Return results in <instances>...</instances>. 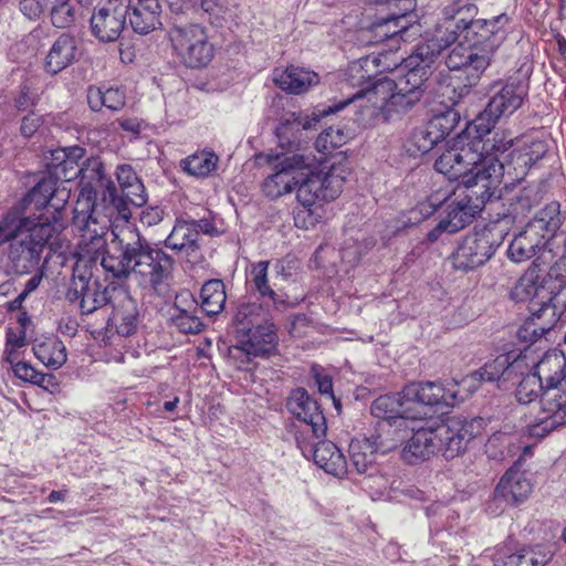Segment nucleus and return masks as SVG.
Listing matches in <instances>:
<instances>
[{"instance_id": "obj_60", "label": "nucleus", "mask_w": 566, "mask_h": 566, "mask_svg": "<svg viewBox=\"0 0 566 566\" xmlns=\"http://www.w3.org/2000/svg\"><path fill=\"white\" fill-rule=\"evenodd\" d=\"M446 199L447 198L438 199V198L431 197V198H429L428 201L420 202L417 206V208L415 210H412V213L419 212L423 217H429L441 206L442 201Z\"/></svg>"}, {"instance_id": "obj_27", "label": "nucleus", "mask_w": 566, "mask_h": 566, "mask_svg": "<svg viewBox=\"0 0 566 566\" xmlns=\"http://www.w3.org/2000/svg\"><path fill=\"white\" fill-rule=\"evenodd\" d=\"M523 360L520 358L511 360L510 354H501L493 360L486 363L480 370L472 373L461 380L463 389L475 390L481 381H495L502 376L516 371L521 368Z\"/></svg>"}, {"instance_id": "obj_11", "label": "nucleus", "mask_w": 566, "mask_h": 566, "mask_svg": "<svg viewBox=\"0 0 566 566\" xmlns=\"http://www.w3.org/2000/svg\"><path fill=\"white\" fill-rule=\"evenodd\" d=\"M57 222L28 218V226L8 244L6 259L9 272L18 275L31 273L39 265L45 245L59 233Z\"/></svg>"}, {"instance_id": "obj_28", "label": "nucleus", "mask_w": 566, "mask_h": 566, "mask_svg": "<svg viewBox=\"0 0 566 566\" xmlns=\"http://www.w3.org/2000/svg\"><path fill=\"white\" fill-rule=\"evenodd\" d=\"M538 229V226L528 222L524 230L514 237L507 250L512 261L524 262L545 249L549 240Z\"/></svg>"}, {"instance_id": "obj_44", "label": "nucleus", "mask_w": 566, "mask_h": 566, "mask_svg": "<svg viewBox=\"0 0 566 566\" xmlns=\"http://www.w3.org/2000/svg\"><path fill=\"white\" fill-rule=\"evenodd\" d=\"M549 558L539 547H527L507 555L500 566H544Z\"/></svg>"}, {"instance_id": "obj_2", "label": "nucleus", "mask_w": 566, "mask_h": 566, "mask_svg": "<svg viewBox=\"0 0 566 566\" xmlns=\"http://www.w3.org/2000/svg\"><path fill=\"white\" fill-rule=\"evenodd\" d=\"M101 265L114 279L133 276L142 287L158 291L174 270V260L164 250L150 245L129 226L112 230Z\"/></svg>"}, {"instance_id": "obj_58", "label": "nucleus", "mask_w": 566, "mask_h": 566, "mask_svg": "<svg viewBox=\"0 0 566 566\" xmlns=\"http://www.w3.org/2000/svg\"><path fill=\"white\" fill-rule=\"evenodd\" d=\"M71 197V189L65 185V182H59L54 178V192L51 196L50 206L59 211L67 203Z\"/></svg>"}, {"instance_id": "obj_23", "label": "nucleus", "mask_w": 566, "mask_h": 566, "mask_svg": "<svg viewBox=\"0 0 566 566\" xmlns=\"http://www.w3.org/2000/svg\"><path fill=\"white\" fill-rule=\"evenodd\" d=\"M125 23L126 11L111 1L106 6L96 7L91 17L92 32L102 42L116 41Z\"/></svg>"}, {"instance_id": "obj_19", "label": "nucleus", "mask_w": 566, "mask_h": 566, "mask_svg": "<svg viewBox=\"0 0 566 566\" xmlns=\"http://www.w3.org/2000/svg\"><path fill=\"white\" fill-rule=\"evenodd\" d=\"M525 95V87L521 84L503 85L492 95L484 111L478 116V132L490 133L501 117L510 116L521 107Z\"/></svg>"}, {"instance_id": "obj_33", "label": "nucleus", "mask_w": 566, "mask_h": 566, "mask_svg": "<svg viewBox=\"0 0 566 566\" xmlns=\"http://www.w3.org/2000/svg\"><path fill=\"white\" fill-rule=\"evenodd\" d=\"M111 325L122 336H130L137 329V303L127 294H120L117 305L109 317Z\"/></svg>"}, {"instance_id": "obj_46", "label": "nucleus", "mask_w": 566, "mask_h": 566, "mask_svg": "<svg viewBox=\"0 0 566 566\" xmlns=\"http://www.w3.org/2000/svg\"><path fill=\"white\" fill-rule=\"evenodd\" d=\"M54 192V178L41 179L24 197L21 206L34 205L36 209L50 206L51 196Z\"/></svg>"}, {"instance_id": "obj_47", "label": "nucleus", "mask_w": 566, "mask_h": 566, "mask_svg": "<svg viewBox=\"0 0 566 566\" xmlns=\"http://www.w3.org/2000/svg\"><path fill=\"white\" fill-rule=\"evenodd\" d=\"M51 22L56 28H67L75 22V6L72 0H63L49 6Z\"/></svg>"}, {"instance_id": "obj_32", "label": "nucleus", "mask_w": 566, "mask_h": 566, "mask_svg": "<svg viewBox=\"0 0 566 566\" xmlns=\"http://www.w3.org/2000/svg\"><path fill=\"white\" fill-rule=\"evenodd\" d=\"M464 200L448 203V216L440 221V228L448 233H455L463 229L471 220L474 209L480 208L486 201H480L475 197L470 198L471 190H467Z\"/></svg>"}, {"instance_id": "obj_1", "label": "nucleus", "mask_w": 566, "mask_h": 566, "mask_svg": "<svg viewBox=\"0 0 566 566\" xmlns=\"http://www.w3.org/2000/svg\"><path fill=\"white\" fill-rule=\"evenodd\" d=\"M438 42V39H432L418 45L405 60L402 67L406 72L397 81L387 76L379 77L367 87H360L346 99L322 109V114L314 119L318 122L322 117L339 112L353 102H359V120L364 124H371L378 118L385 122L396 120L422 98L426 83L443 50Z\"/></svg>"}, {"instance_id": "obj_13", "label": "nucleus", "mask_w": 566, "mask_h": 566, "mask_svg": "<svg viewBox=\"0 0 566 566\" xmlns=\"http://www.w3.org/2000/svg\"><path fill=\"white\" fill-rule=\"evenodd\" d=\"M168 35L174 51L186 66L200 69L212 61L214 45L201 24L175 22Z\"/></svg>"}, {"instance_id": "obj_50", "label": "nucleus", "mask_w": 566, "mask_h": 566, "mask_svg": "<svg viewBox=\"0 0 566 566\" xmlns=\"http://www.w3.org/2000/svg\"><path fill=\"white\" fill-rule=\"evenodd\" d=\"M323 217L322 206L306 207L300 205L294 210V223L301 229L314 228Z\"/></svg>"}, {"instance_id": "obj_63", "label": "nucleus", "mask_w": 566, "mask_h": 566, "mask_svg": "<svg viewBox=\"0 0 566 566\" xmlns=\"http://www.w3.org/2000/svg\"><path fill=\"white\" fill-rule=\"evenodd\" d=\"M118 124L125 132L138 135L140 133L142 124L137 117L120 118Z\"/></svg>"}, {"instance_id": "obj_10", "label": "nucleus", "mask_w": 566, "mask_h": 566, "mask_svg": "<svg viewBox=\"0 0 566 566\" xmlns=\"http://www.w3.org/2000/svg\"><path fill=\"white\" fill-rule=\"evenodd\" d=\"M116 178L120 187L118 192L114 182L104 175L103 182H96V187L105 188L102 205L97 203L98 220H107V231L113 220L128 222L132 217L130 206L142 207L147 201L144 184L130 165H119L116 169Z\"/></svg>"}, {"instance_id": "obj_8", "label": "nucleus", "mask_w": 566, "mask_h": 566, "mask_svg": "<svg viewBox=\"0 0 566 566\" xmlns=\"http://www.w3.org/2000/svg\"><path fill=\"white\" fill-rule=\"evenodd\" d=\"M516 302H528L531 316L518 328L522 342L535 343L553 329L558 321L555 307L551 304L552 292L545 286V274L533 263L520 277L511 291Z\"/></svg>"}, {"instance_id": "obj_55", "label": "nucleus", "mask_w": 566, "mask_h": 566, "mask_svg": "<svg viewBox=\"0 0 566 566\" xmlns=\"http://www.w3.org/2000/svg\"><path fill=\"white\" fill-rule=\"evenodd\" d=\"M14 375L31 384H40L43 381V373L38 371L33 366L28 363L19 361L12 367Z\"/></svg>"}, {"instance_id": "obj_43", "label": "nucleus", "mask_w": 566, "mask_h": 566, "mask_svg": "<svg viewBox=\"0 0 566 566\" xmlns=\"http://www.w3.org/2000/svg\"><path fill=\"white\" fill-rule=\"evenodd\" d=\"M28 218L24 217L21 206L12 207L0 220V247L8 244L28 226Z\"/></svg>"}, {"instance_id": "obj_39", "label": "nucleus", "mask_w": 566, "mask_h": 566, "mask_svg": "<svg viewBox=\"0 0 566 566\" xmlns=\"http://www.w3.org/2000/svg\"><path fill=\"white\" fill-rule=\"evenodd\" d=\"M349 458L352 465L358 473H365L371 469L376 462L378 448L370 438H356L349 444Z\"/></svg>"}, {"instance_id": "obj_18", "label": "nucleus", "mask_w": 566, "mask_h": 566, "mask_svg": "<svg viewBox=\"0 0 566 566\" xmlns=\"http://www.w3.org/2000/svg\"><path fill=\"white\" fill-rule=\"evenodd\" d=\"M461 382L454 380L446 385L438 381L412 382L403 387L405 397L410 401V407L419 411L417 420L428 417L429 407L436 405L453 406L464 400L460 389Z\"/></svg>"}, {"instance_id": "obj_7", "label": "nucleus", "mask_w": 566, "mask_h": 566, "mask_svg": "<svg viewBox=\"0 0 566 566\" xmlns=\"http://www.w3.org/2000/svg\"><path fill=\"white\" fill-rule=\"evenodd\" d=\"M535 376L544 385L541 411L527 424L531 437L543 438L566 423V358L557 352L547 353L535 365Z\"/></svg>"}, {"instance_id": "obj_26", "label": "nucleus", "mask_w": 566, "mask_h": 566, "mask_svg": "<svg viewBox=\"0 0 566 566\" xmlns=\"http://www.w3.org/2000/svg\"><path fill=\"white\" fill-rule=\"evenodd\" d=\"M410 405L402 389L400 392L381 395L376 398L371 402L370 412L378 421L417 420L419 411Z\"/></svg>"}, {"instance_id": "obj_42", "label": "nucleus", "mask_w": 566, "mask_h": 566, "mask_svg": "<svg viewBox=\"0 0 566 566\" xmlns=\"http://www.w3.org/2000/svg\"><path fill=\"white\" fill-rule=\"evenodd\" d=\"M219 163V158L214 153L200 151L181 160L182 169L195 177H207L212 172Z\"/></svg>"}, {"instance_id": "obj_22", "label": "nucleus", "mask_w": 566, "mask_h": 566, "mask_svg": "<svg viewBox=\"0 0 566 566\" xmlns=\"http://www.w3.org/2000/svg\"><path fill=\"white\" fill-rule=\"evenodd\" d=\"M459 120V113L451 107H446L444 111L432 115L424 129L413 134L415 145L419 151L428 153L457 127Z\"/></svg>"}, {"instance_id": "obj_61", "label": "nucleus", "mask_w": 566, "mask_h": 566, "mask_svg": "<svg viewBox=\"0 0 566 566\" xmlns=\"http://www.w3.org/2000/svg\"><path fill=\"white\" fill-rule=\"evenodd\" d=\"M534 205L533 200V191L525 189L516 200V202L513 205V210L515 213L530 211L531 208Z\"/></svg>"}, {"instance_id": "obj_64", "label": "nucleus", "mask_w": 566, "mask_h": 566, "mask_svg": "<svg viewBox=\"0 0 566 566\" xmlns=\"http://www.w3.org/2000/svg\"><path fill=\"white\" fill-rule=\"evenodd\" d=\"M25 344L24 333L22 335H17L11 329L7 333V343L6 346L12 347L13 349H18L23 347Z\"/></svg>"}, {"instance_id": "obj_48", "label": "nucleus", "mask_w": 566, "mask_h": 566, "mask_svg": "<svg viewBox=\"0 0 566 566\" xmlns=\"http://www.w3.org/2000/svg\"><path fill=\"white\" fill-rule=\"evenodd\" d=\"M268 268L269 262L266 261L252 264L249 280L262 296H270L276 303V294L268 283Z\"/></svg>"}, {"instance_id": "obj_38", "label": "nucleus", "mask_w": 566, "mask_h": 566, "mask_svg": "<svg viewBox=\"0 0 566 566\" xmlns=\"http://www.w3.org/2000/svg\"><path fill=\"white\" fill-rule=\"evenodd\" d=\"M403 11L387 18L375 21L368 32L369 39L374 42H382L387 39H394L405 33L408 29L407 15Z\"/></svg>"}, {"instance_id": "obj_17", "label": "nucleus", "mask_w": 566, "mask_h": 566, "mask_svg": "<svg viewBox=\"0 0 566 566\" xmlns=\"http://www.w3.org/2000/svg\"><path fill=\"white\" fill-rule=\"evenodd\" d=\"M503 231L496 226H488L468 234L453 254L458 270L470 271L483 265L502 243Z\"/></svg>"}, {"instance_id": "obj_6", "label": "nucleus", "mask_w": 566, "mask_h": 566, "mask_svg": "<svg viewBox=\"0 0 566 566\" xmlns=\"http://www.w3.org/2000/svg\"><path fill=\"white\" fill-rule=\"evenodd\" d=\"M486 427L481 417L470 420L461 417L448 418L444 422L411 429V438L405 444L401 455L408 463L415 464L441 453L447 460L454 459L468 449L469 443L480 437Z\"/></svg>"}, {"instance_id": "obj_53", "label": "nucleus", "mask_w": 566, "mask_h": 566, "mask_svg": "<svg viewBox=\"0 0 566 566\" xmlns=\"http://www.w3.org/2000/svg\"><path fill=\"white\" fill-rule=\"evenodd\" d=\"M483 147L481 148V153L483 157L485 156H494L499 161V154H503L512 146V139H505L503 137L497 138L494 136L492 139L483 140Z\"/></svg>"}, {"instance_id": "obj_9", "label": "nucleus", "mask_w": 566, "mask_h": 566, "mask_svg": "<svg viewBox=\"0 0 566 566\" xmlns=\"http://www.w3.org/2000/svg\"><path fill=\"white\" fill-rule=\"evenodd\" d=\"M85 155L82 147L74 146L55 150L53 156L52 166L55 168V175L70 181L73 177H81V190L75 202L73 210V227L75 228V218L77 216V208L80 201H87V209L85 216H90V221L102 222L97 218V203H96V182L104 181V165L97 157L88 158L80 167L78 160Z\"/></svg>"}, {"instance_id": "obj_37", "label": "nucleus", "mask_w": 566, "mask_h": 566, "mask_svg": "<svg viewBox=\"0 0 566 566\" xmlns=\"http://www.w3.org/2000/svg\"><path fill=\"white\" fill-rule=\"evenodd\" d=\"M199 231L196 223L179 221L165 240V245L177 252H195L198 249Z\"/></svg>"}, {"instance_id": "obj_62", "label": "nucleus", "mask_w": 566, "mask_h": 566, "mask_svg": "<svg viewBox=\"0 0 566 566\" xmlns=\"http://www.w3.org/2000/svg\"><path fill=\"white\" fill-rule=\"evenodd\" d=\"M163 219V211L159 208H148L142 212L140 221L148 227L159 223Z\"/></svg>"}, {"instance_id": "obj_59", "label": "nucleus", "mask_w": 566, "mask_h": 566, "mask_svg": "<svg viewBox=\"0 0 566 566\" xmlns=\"http://www.w3.org/2000/svg\"><path fill=\"white\" fill-rule=\"evenodd\" d=\"M42 124V117L35 113H30L22 118L21 133L25 137L34 135Z\"/></svg>"}, {"instance_id": "obj_12", "label": "nucleus", "mask_w": 566, "mask_h": 566, "mask_svg": "<svg viewBox=\"0 0 566 566\" xmlns=\"http://www.w3.org/2000/svg\"><path fill=\"white\" fill-rule=\"evenodd\" d=\"M478 13L476 6L472 0H453L452 3L448 4L443 9V14L447 19L454 21V28L460 31L450 30V25L447 27L448 35L436 36L439 40V44L443 49L454 43L459 36L463 38V41H472L479 39L481 41H491L494 36H500V42L505 39V32L497 27L501 22H506L505 15H500L494 20H481L474 19Z\"/></svg>"}, {"instance_id": "obj_15", "label": "nucleus", "mask_w": 566, "mask_h": 566, "mask_svg": "<svg viewBox=\"0 0 566 566\" xmlns=\"http://www.w3.org/2000/svg\"><path fill=\"white\" fill-rule=\"evenodd\" d=\"M287 409L300 421L295 440L303 454L312 452L310 436L314 439H322L326 436V420L315 400L303 388L295 389L287 400Z\"/></svg>"}, {"instance_id": "obj_51", "label": "nucleus", "mask_w": 566, "mask_h": 566, "mask_svg": "<svg viewBox=\"0 0 566 566\" xmlns=\"http://www.w3.org/2000/svg\"><path fill=\"white\" fill-rule=\"evenodd\" d=\"M346 140L347 136L344 134L343 129L338 127H328L317 137L316 147L331 151L344 145Z\"/></svg>"}, {"instance_id": "obj_30", "label": "nucleus", "mask_w": 566, "mask_h": 566, "mask_svg": "<svg viewBox=\"0 0 566 566\" xmlns=\"http://www.w3.org/2000/svg\"><path fill=\"white\" fill-rule=\"evenodd\" d=\"M312 452H306L305 457L313 455L314 462L328 474L342 478L347 473V462L340 450L331 441L314 442Z\"/></svg>"}, {"instance_id": "obj_34", "label": "nucleus", "mask_w": 566, "mask_h": 566, "mask_svg": "<svg viewBox=\"0 0 566 566\" xmlns=\"http://www.w3.org/2000/svg\"><path fill=\"white\" fill-rule=\"evenodd\" d=\"M76 43L69 34L60 35L45 57V70L56 74L67 67L75 59Z\"/></svg>"}, {"instance_id": "obj_41", "label": "nucleus", "mask_w": 566, "mask_h": 566, "mask_svg": "<svg viewBox=\"0 0 566 566\" xmlns=\"http://www.w3.org/2000/svg\"><path fill=\"white\" fill-rule=\"evenodd\" d=\"M34 354L40 361L53 369H59L62 367L67 359L66 348L63 342L59 339H53L36 345L34 347Z\"/></svg>"}, {"instance_id": "obj_16", "label": "nucleus", "mask_w": 566, "mask_h": 566, "mask_svg": "<svg viewBox=\"0 0 566 566\" xmlns=\"http://www.w3.org/2000/svg\"><path fill=\"white\" fill-rule=\"evenodd\" d=\"M464 42L468 45L459 43L452 48L447 56L446 65L449 70H464L468 72L469 83L474 85L491 64L502 42H500V36H494L491 41L475 39Z\"/></svg>"}, {"instance_id": "obj_14", "label": "nucleus", "mask_w": 566, "mask_h": 566, "mask_svg": "<svg viewBox=\"0 0 566 566\" xmlns=\"http://www.w3.org/2000/svg\"><path fill=\"white\" fill-rule=\"evenodd\" d=\"M347 170L342 165H333L327 171L302 170L296 186V200L306 207L322 206V201L336 199L346 180Z\"/></svg>"}, {"instance_id": "obj_21", "label": "nucleus", "mask_w": 566, "mask_h": 566, "mask_svg": "<svg viewBox=\"0 0 566 566\" xmlns=\"http://www.w3.org/2000/svg\"><path fill=\"white\" fill-rule=\"evenodd\" d=\"M405 60L398 52L392 51L365 56L350 63L346 72L347 82L354 87H360L373 80L376 81L378 75L396 70L405 64Z\"/></svg>"}, {"instance_id": "obj_49", "label": "nucleus", "mask_w": 566, "mask_h": 566, "mask_svg": "<svg viewBox=\"0 0 566 566\" xmlns=\"http://www.w3.org/2000/svg\"><path fill=\"white\" fill-rule=\"evenodd\" d=\"M544 390V385L535 374H527L517 386L516 398L520 403L527 405L534 401L538 397L539 392L543 394Z\"/></svg>"}, {"instance_id": "obj_4", "label": "nucleus", "mask_w": 566, "mask_h": 566, "mask_svg": "<svg viewBox=\"0 0 566 566\" xmlns=\"http://www.w3.org/2000/svg\"><path fill=\"white\" fill-rule=\"evenodd\" d=\"M319 114L313 113L312 120L302 113H291L285 115L276 127V136L281 150L270 149L265 153H259L254 159L259 166L273 165V172L264 178L261 184V190L264 197L270 200H276L283 196L292 193L300 182L302 170L311 168L314 157L311 153H305L300 142L291 140L302 129L312 127V122Z\"/></svg>"}, {"instance_id": "obj_20", "label": "nucleus", "mask_w": 566, "mask_h": 566, "mask_svg": "<svg viewBox=\"0 0 566 566\" xmlns=\"http://www.w3.org/2000/svg\"><path fill=\"white\" fill-rule=\"evenodd\" d=\"M532 483L518 465L510 468L497 483L488 511L497 514L509 505L522 503L532 492Z\"/></svg>"}, {"instance_id": "obj_52", "label": "nucleus", "mask_w": 566, "mask_h": 566, "mask_svg": "<svg viewBox=\"0 0 566 566\" xmlns=\"http://www.w3.org/2000/svg\"><path fill=\"white\" fill-rule=\"evenodd\" d=\"M174 323L177 328L186 334H197L201 332L203 323L195 315L187 311H181L175 316Z\"/></svg>"}, {"instance_id": "obj_3", "label": "nucleus", "mask_w": 566, "mask_h": 566, "mask_svg": "<svg viewBox=\"0 0 566 566\" xmlns=\"http://www.w3.org/2000/svg\"><path fill=\"white\" fill-rule=\"evenodd\" d=\"M436 159L434 168L449 179L461 180L470 198L489 201L499 198V187L503 177V164L494 156H485L480 151L482 138L471 140L467 136H458Z\"/></svg>"}, {"instance_id": "obj_31", "label": "nucleus", "mask_w": 566, "mask_h": 566, "mask_svg": "<svg viewBox=\"0 0 566 566\" xmlns=\"http://www.w3.org/2000/svg\"><path fill=\"white\" fill-rule=\"evenodd\" d=\"M407 421H378L374 433L369 437L378 448L379 453H388L397 449L408 437Z\"/></svg>"}, {"instance_id": "obj_40", "label": "nucleus", "mask_w": 566, "mask_h": 566, "mask_svg": "<svg viewBox=\"0 0 566 566\" xmlns=\"http://www.w3.org/2000/svg\"><path fill=\"white\" fill-rule=\"evenodd\" d=\"M201 307L208 315L219 314L227 300L224 284L221 280H210L200 292Z\"/></svg>"}, {"instance_id": "obj_29", "label": "nucleus", "mask_w": 566, "mask_h": 566, "mask_svg": "<svg viewBox=\"0 0 566 566\" xmlns=\"http://www.w3.org/2000/svg\"><path fill=\"white\" fill-rule=\"evenodd\" d=\"M273 82L282 91L298 95L318 84L319 77L315 72L307 69L289 65L285 70L275 69L273 71Z\"/></svg>"}, {"instance_id": "obj_56", "label": "nucleus", "mask_w": 566, "mask_h": 566, "mask_svg": "<svg viewBox=\"0 0 566 566\" xmlns=\"http://www.w3.org/2000/svg\"><path fill=\"white\" fill-rule=\"evenodd\" d=\"M546 153V145L541 140H534L525 153L518 151L515 156L522 160L525 166L535 164Z\"/></svg>"}, {"instance_id": "obj_35", "label": "nucleus", "mask_w": 566, "mask_h": 566, "mask_svg": "<svg viewBox=\"0 0 566 566\" xmlns=\"http://www.w3.org/2000/svg\"><path fill=\"white\" fill-rule=\"evenodd\" d=\"M233 322L238 334H241L271 324L272 319L270 318L269 311L262 304L253 302L240 304L233 316Z\"/></svg>"}, {"instance_id": "obj_5", "label": "nucleus", "mask_w": 566, "mask_h": 566, "mask_svg": "<svg viewBox=\"0 0 566 566\" xmlns=\"http://www.w3.org/2000/svg\"><path fill=\"white\" fill-rule=\"evenodd\" d=\"M87 201H80L75 218V230L78 235L77 261L73 268V277L66 292V298L71 303L78 302L83 314H91L109 302L108 291L96 281L91 282L92 271L90 264L103 256L106 248L105 235L107 233V220L102 222L90 221L85 216Z\"/></svg>"}, {"instance_id": "obj_36", "label": "nucleus", "mask_w": 566, "mask_h": 566, "mask_svg": "<svg viewBox=\"0 0 566 566\" xmlns=\"http://www.w3.org/2000/svg\"><path fill=\"white\" fill-rule=\"evenodd\" d=\"M87 103L93 112H99L104 107L113 112H119L126 105V94L125 91L118 87L91 86L87 90Z\"/></svg>"}, {"instance_id": "obj_24", "label": "nucleus", "mask_w": 566, "mask_h": 566, "mask_svg": "<svg viewBox=\"0 0 566 566\" xmlns=\"http://www.w3.org/2000/svg\"><path fill=\"white\" fill-rule=\"evenodd\" d=\"M122 8L136 33L148 34L163 25L160 0H127Z\"/></svg>"}, {"instance_id": "obj_54", "label": "nucleus", "mask_w": 566, "mask_h": 566, "mask_svg": "<svg viewBox=\"0 0 566 566\" xmlns=\"http://www.w3.org/2000/svg\"><path fill=\"white\" fill-rule=\"evenodd\" d=\"M511 436L503 432L492 434L485 444L486 452L493 458L504 457V447L511 443Z\"/></svg>"}, {"instance_id": "obj_25", "label": "nucleus", "mask_w": 566, "mask_h": 566, "mask_svg": "<svg viewBox=\"0 0 566 566\" xmlns=\"http://www.w3.org/2000/svg\"><path fill=\"white\" fill-rule=\"evenodd\" d=\"M238 343L234 350L242 352L249 357H264L273 354L277 346L274 324H266L260 328L238 334Z\"/></svg>"}, {"instance_id": "obj_57", "label": "nucleus", "mask_w": 566, "mask_h": 566, "mask_svg": "<svg viewBox=\"0 0 566 566\" xmlns=\"http://www.w3.org/2000/svg\"><path fill=\"white\" fill-rule=\"evenodd\" d=\"M19 8L23 15L35 20L48 11L49 6L45 0H20Z\"/></svg>"}, {"instance_id": "obj_45", "label": "nucleus", "mask_w": 566, "mask_h": 566, "mask_svg": "<svg viewBox=\"0 0 566 566\" xmlns=\"http://www.w3.org/2000/svg\"><path fill=\"white\" fill-rule=\"evenodd\" d=\"M538 226V231L549 240L560 226L559 203L551 202L530 221Z\"/></svg>"}]
</instances>
